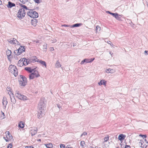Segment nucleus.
Returning <instances> with one entry per match:
<instances>
[{
	"mask_svg": "<svg viewBox=\"0 0 148 148\" xmlns=\"http://www.w3.org/2000/svg\"><path fill=\"white\" fill-rule=\"evenodd\" d=\"M38 111L37 117L40 119L44 115L45 110V101H44V99H41L38 104Z\"/></svg>",
	"mask_w": 148,
	"mask_h": 148,
	"instance_id": "nucleus-1",
	"label": "nucleus"
},
{
	"mask_svg": "<svg viewBox=\"0 0 148 148\" xmlns=\"http://www.w3.org/2000/svg\"><path fill=\"white\" fill-rule=\"evenodd\" d=\"M20 5L22 8L20 9L17 14H16L17 16L20 19H22L24 17L25 14V9L26 10H28L27 7L25 5L20 4Z\"/></svg>",
	"mask_w": 148,
	"mask_h": 148,
	"instance_id": "nucleus-2",
	"label": "nucleus"
},
{
	"mask_svg": "<svg viewBox=\"0 0 148 148\" xmlns=\"http://www.w3.org/2000/svg\"><path fill=\"white\" fill-rule=\"evenodd\" d=\"M27 15L32 18H37L38 16V14L36 12L32 10H29L27 12Z\"/></svg>",
	"mask_w": 148,
	"mask_h": 148,
	"instance_id": "nucleus-3",
	"label": "nucleus"
},
{
	"mask_svg": "<svg viewBox=\"0 0 148 148\" xmlns=\"http://www.w3.org/2000/svg\"><path fill=\"white\" fill-rule=\"evenodd\" d=\"M9 70L10 72L12 74L14 75L15 76H16L18 75V71L16 67L14 65H11L9 67Z\"/></svg>",
	"mask_w": 148,
	"mask_h": 148,
	"instance_id": "nucleus-4",
	"label": "nucleus"
},
{
	"mask_svg": "<svg viewBox=\"0 0 148 148\" xmlns=\"http://www.w3.org/2000/svg\"><path fill=\"white\" fill-rule=\"evenodd\" d=\"M25 47L24 46H21L17 49L14 51V53L16 55H19L22 52L25 51Z\"/></svg>",
	"mask_w": 148,
	"mask_h": 148,
	"instance_id": "nucleus-5",
	"label": "nucleus"
},
{
	"mask_svg": "<svg viewBox=\"0 0 148 148\" xmlns=\"http://www.w3.org/2000/svg\"><path fill=\"white\" fill-rule=\"evenodd\" d=\"M16 97L20 99L25 100L27 99V97L21 94L18 91H16L15 94Z\"/></svg>",
	"mask_w": 148,
	"mask_h": 148,
	"instance_id": "nucleus-6",
	"label": "nucleus"
},
{
	"mask_svg": "<svg viewBox=\"0 0 148 148\" xmlns=\"http://www.w3.org/2000/svg\"><path fill=\"white\" fill-rule=\"evenodd\" d=\"M33 73H32L29 75V77L30 79H33L34 77H38L39 76L38 71L34 70Z\"/></svg>",
	"mask_w": 148,
	"mask_h": 148,
	"instance_id": "nucleus-7",
	"label": "nucleus"
},
{
	"mask_svg": "<svg viewBox=\"0 0 148 148\" xmlns=\"http://www.w3.org/2000/svg\"><path fill=\"white\" fill-rule=\"evenodd\" d=\"M38 131L37 128L35 127H32L30 128V132L32 136H34L37 133Z\"/></svg>",
	"mask_w": 148,
	"mask_h": 148,
	"instance_id": "nucleus-8",
	"label": "nucleus"
},
{
	"mask_svg": "<svg viewBox=\"0 0 148 148\" xmlns=\"http://www.w3.org/2000/svg\"><path fill=\"white\" fill-rule=\"evenodd\" d=\"M21 60L23 61V63L24 65L26 66L29 63V61L30 60L28 59H26V58H21Z\"/></svg>",
	"mask_w": 148,
	"mask_h": 148,
	"instance_id": "nucleus-9",
	"label": "nucleus"
},
{
	"mask_svg": "<svg viewBox=\"0 0 148 148\" xmlns=\"http://www.w3.org/2000/svg\"><path fill=\"white\" fill-rule=\"evenodd\" d=\"M39 60L36 56H34L30 59V61L31 62H38Z\"/></svg>",
	"mask_w": 148,
	"mask_h": 148,
	"instance_id": "nucleus-10",
	"label": "nucleus"
},
{
	"mask_svg": "<svg viewBox=\"0 0 148 148\" xmlns=\"http://www.w3.org/2000/svg\"><path fill=\"white\" fill-rule=\"evenodd\" d=\"M2 103L3 106L5 108L8 103V102L6 100V97H3L2 100Z\"/></svg>",
	"mask_w": 148,
	"mask_h": 148,
	"instance_id": "nucleus-11",
	"label": "nucleus"
},
{
	"mask_svg": "<svg viewBox=\"0 0 148 148\" xmlns=\"http://www.w3.org/2000/svg\"><path fill=\"white\" fill-rule=\"evenodd\" d=\"M6 134H7L6 138L9 140H10L12 139V137L11 134H10L9 132H6Z\"/></svg>",
	"mask_w": 148,
	"mask_h": 148,
	"instance_id": "nucleus-12",
	"label": "nucleus"
},
{
	"mask_svg": "<svg viewBox=\"0 0 148 148\" xmlns=\"http://www.w3.org/2000/svg\"><path fill=\"white\" fill-rule=\"evenodd\" d=\"M125 137L126 136L125 135L121 134L119 135L118 137V139L120 141H122L124 139Z\"/></svg>",
	"mask_w": 148,
	"mask_h": 148,
	"instance_id": "nucleus-13",
	"label": "nucleus"
},
{
	"mask_svg": "<svg viewBox=\"0 0 148 148\" xmlns=\"http://www.w3.org/2000/svg\"><path fill=\"white\" fill-rule=\"evenodd\" d=\"M106 72L107 73H113L115 72V70L113 69H108L106 70Z\"/></svg>",
	"mask_w": 148,
	"mask_h": 148,
	"instance_id": "nucleus-14",
	"label": "nucleus"
},
{
	"mask_svg": "<svg viewBox=\"0 0 148 148\" xmlns=\"http://www.w3.org/2000/svg\"><path fill=\"white\" fill-rule=\"evenodd\" d=\"M25 69L29 73H32L35 70V69H32L30 67H26L25 68Z\"/></svg>",
	"mask_w": 148,
	"mask_h": 148,
	"instance_id": "nucleus-15",
	"label": "nucleus"
},
{
	"mask_svg": "<svg viewBox=\"0 0 148 148\" xmlns=\"http://www.w3.org/2000/svg\"><path fill=\"white\" fill-rule=\"evenodd\" d=\"M11 102L15 104L16 103V100L15 99L14 95H12L10 97Z\"/></svg>",
	"mask_w": 148,
	"mask_h": 148,
	"instance_id": "nucleus-16",
	"label": "nucleus"
},
{
	"mask_svg": "<svg viewBox=\"0 0 148 148\" xmlns=\"http://www.w3.org/2000/svg\"><path fill=\"white\" fill-rule=\"evenodd\" d=\"M20 79L22 80V81L25 82L26 84L27 83V78L24 76L21 75H20Z\"/></svg>",
	"mask_w": 148,
	"mask_h": 148,
	"instance_id": "nucleus-17",
	"label": "nucleus"
},
{
	"mask_svg": "<svg viewBox=\"0 0 148 148\" xmlns=\"http://www.w3.org/2000/svg\"><path fill=\"white\" fill-rule=\"evenodd\" d=\"M106 81L104 80H101L98 83V84L99 86H101L102 85H103L105 86H106Z\"/></svg>",
	"mask_w": 148,
	"mask_h": 148,
	"instance_id": "nucleus-18",
	"label": "nucleus"
},
{
	"mask_svg": "<svg viewBox=\"0 0 148 148\" xmlns=\"http://www.w3.org/2000/svg\"><path fill=\"white\" fill-rule=\"evenodd\" d=\"M15 6V4L10 1L8 2V5L7 7L9 8H11Z\"/></svg>",
	"mask_w": 148,
	"mask_h": 148,
	"instance_id": "nucleus-19",
	"label": "nucleus"
},
{
	"mask_svg": "<svg viewBox=\"0 0 148 148\" xmlns=\"http://www.w3.org/2000/svg\"><path fill=\"white\" fill-rule=\"evenodd\" d=\"M122 16V15H119L118 13H117L115 16V18L117 20L121 21V17Z\"/></svg>",
	"mask_w": 148,
	"mask_h": 148,
	"instance_id": "nucleus-20",
	"label": "nucleus"
},
{
	"mask_svg": "<svg viewBox=\"0 0 148 148\" xmlns=\"http://www.w3.org/2000/svg\"><path fill=\"white\" fill-rule=\"evenodd\" d=\"M6 53L8 58L11 56L12 52L10 50L8 49L6 51Z\"/></svg>",
	"mask_w": 148,
	"mask_h": 148,
	"instance_id": "nucleus-21",
	"label": "nucleus"
},
{
	"mask_svg": "<svg viewBox=\"0 0 148 148\" xmlns=\"http://www.w3.org/2000/svg\"><path fill=\"white\" fill-rule=\"evenodd\" d=\"M38 62L40 63L41 64H42V66H45V67H46V62L44 61H43L41 60H39L38 61Z\"/></svg>",
	"mask_w": 148,
	"mask_h": 148,
	"instance_id": "nucleus-22",
	"label": "nucleus"
},
{
	"mask_svg": "<svg viewBox=\"0 0 148 148\" xmlns=\"http://www.w3.org/2000/svg\"><path fill=\"white\" fill-rule=\"evenodd\" d=\"M24 123L23 122L21 121L18 124V127L21 128H23L24 126Z\"/></svg>",
	"mask_w": 148,
	"mask_h": 148,
	"instance_id": "nucleus-23",
	"label": "nucleus"
},
{
	"mask_svg": "<svg viewBox=\"0 0 148 148\" xmlns=\"http://www.w3.org/2000/svg\"><path fill=\"white\" fill-rule=\"evenodd\" d=\"M24 65L23 63V61L21 59L18 62V66L20 67H21Z\"/></svg>",
	"mask_w": 148,
	"mask_h": 148,
	"instance_id": "nucleus-24",
	"label": "nucleus"
},
{
	"mask_svg": "<svg viewBox=\"0 0 148 148\" xmlns=\"http://www.w3.org/2000/svg\"><path fill=\"white\" fill-rule=\"evenodd\" d=\"M45 145L47 148H52L53 147V145L51 143L45 144Z\"/></svg>",
	"mask_w": 148,
	"mask_h": 148,
	"instance_id": "nucleus-25",
	"label": "nucleus"
},
{
	"mask_svg": "<svg viewBox=\"0 0 148 148\" xmlns=\"http://www.w3.org/2000/svg\"><path fill=\"white\" fill-rule=\"evenodd\" d=\"M19 82L21 86H25L26 85V83L22 81L21 79L19 80Z\"/></svg>",
	"mask_w": 148,
	"mask_h": 148,
	"instance_id": "nucleus-26",
	"label": "nucleus"
},
{
	"mask_svg": "<svg viewBox=\"0 0 148 148\" xmlns=\"http://www.w3.org/2000/svg\"><path fill=\"white\" fill-rule=\"evenodd\" d=\"M95 59V58H90V59H86V63H90L92 62Z\"/></svg>",
	"mask_w": 148,
	"mask_h": 148,
	"instance_id": "nucleus-27",
	"label": "nucleus"
},
{
	"mask_svg": "<svg viewBox=\"0 0 148 148\" xmlns=\"http://www.w3.org/2000/svg\"><path fill=\"white\" fill-rule=\"evenodd\" d=\"M61 65H60V63L58 61V60L57 61L55 64V67L56 68H59L61 67Z\"/></svg>",
	"mask_w": 148,
	"mask_h": 148,
	"instance_id": "nucleus-28",
	"label": "nucleus"
},
{
	"mask_svg": "<svg viewBox=\"0 0 148 148\" xmlns=\"http://www.w3.org/2000/svg\"><path fill=\"white\" fill-rule=\"evenodd\" d=\"M13 44H18L19 42L17 41V40L15 38H12Z\"/></svg>",
	"mask_w": 148,
	"mask_h": 148,
	"instance_id": "nucleus-29",
	"label": "nucleus"
},
{
	"mask_svg": "<svg viewBox=\"0 0 148 148\" xmlns=\"http://www.w3.org/2000/svg\"><path fill=\"white\" fill-rule=\"evenodd\" d=\"M81 24L80 23H76L73 25L72 26H71V27H79Z\"/></svg>",
	"mask_w": 148,
	"mask_h": 148,
	"instance_id": "nucleus-30",
	"label": "nucleus"
},
{
	"mask_svg": "<svg viewBox=\"0 0 148 148\" xmlns=\"http://www.w3.org/2000/svg\"><path fill=\"white\" fill-rule=\"evenodd\" d=\"M109 137H105L104 138V141L103 142V143L104 144V145H105V144L106 143H107V141L109 139Z\"/></svg>",
	"mask_w": 148,
	"mask_h": 148,
	"instance_id": "nucleus-31",
	"label": "nucleus"
},
{
	"mask_svg": "<svg viewBox=\"0 0 148 148\" xmlns=\"http://www.w3.org/2000/svg\"><path fill=\"white\" fill-rule=\"evenodd\" d=\"M47 45L46 43H45L43 45V49L44 50L47 49Z\"/></svg>",
	"mask_w": 148,
	"mask_h": 148,
	"instance_id": "nucleus-32",
	"label": "nucleus"
},
{
	"mask_svg": "<svg viewBox=\"0 0 148 148\" xmlns=\"http://www.w3.org/2000/svg\"><path fill=\"white\" fill-rule=\"evenodd\" d=\"M28 0H19L20 2L23 4H25L26 2H27Z\"/></svg>",
	"mask_w": 148,
	"mask_h": 148,
	"instance_id": "nucleus-33",
	"label": "nucleus"
},
{
	"mask_svg": "<svg viewBox=\"0 0 148 148\" xmlns=\"http://www.w3.org/2000/svg\"><path fill=\"white\" fill-rule=\"evenodd\" d=\"M101 30V28L98 25H97L96 27V30L97 31V32L98 31H100Z\"/></svg>",
	"mask_w": 148,
	"mask_h": 148,
	"instance_id": "nucleus-34",
	"label": "nucleus"
},
{
	"mask_svg": "<svg viewBox=\"0 0 148 148\" xmlns=\"http://www.w3.org/2000/svg\"><path fill=\"white\" fill-rule=\"evenodd\" d=\"M8 94L9 95L10 97V96H11L12 95H14L13 93L11 91H9L8 92Z\"/></svg>",
	"mask_w": 148,
	"mask_h": 148,
	"instance_id": "nucleus-35",
	"label": "nucleus"
},
{
	"mask_svg": "<svg viewBox=\"0 0 148 148\" xmlns=\"http://www.w3.org/2000/svg\"><path fill=\"white\" fill-rule=\"evenodd\" d=\"M80 144L81 145L82 147H84L85 145V143L84 141H81Z\"/></svg>",
	"mask_w": 148,
	"mask_h": 148,
	"instance_id": "nucleus-36",
	"label": "nucleus"
},
{
	"mask_svg": "<svg viewBox=\"0 0 148 148\" xmlns=\"http://www.w3.org/2000/svg\"><path fill=\"white\" fill-rule=\"evenodd\" d=\"M12 39L11 38V39H8V41L10 42V43L13 44V42L12 41Z\"/></svg>",
	"mask_w": 148,
	"mask_h": 148,
	"instance_id": "nucleus-37",
	"label": "nucleus"
},
{
	"mask_svg": "<svg viewBox=\"0 0 148 148\" xmlns=\"http://www.w3.org/2000/svg\"><path fill=\"white\" fill-rule=\"evenodd\" d=\"M87 133L86 132H84L81 135V137H83V136H85L86 135H87Z\"/></svg>",
	"mask_w": 148,
	"mask_h": 148,
	"instance_id": "nucleus-38",
	"label": "nucleus"
},
{
	"mask_svg": "<svg viewBox=\"0 0 148 148\" xmlns=\"http://www.w3.org/2000/svg\"><path fill=\"white\" fill-rule=\"evenodd\" d=\"M35 2L37 3H39L41 1V0H34Z\"/></svg>",
	"mask_w": 148,
	"mask_h": 148,
	"instance_id": "nucleus-39",
	"label": "nucleus"
},
{
	"mask_svg": "<svg viewBox=\"0 0 148 148\" xmlns=\"http://www.w3.org/2000/svg\"><path fill=\"white\" fill-rule=\"evenodd\" d=\"M12 146V145L10 143L7 146V148H11Z\"/></svg>",
	"mask_w": 148,
	"mask_h": 148,
	"instance_id": "nucleus-40",
	"label": "nucleus"
},
{
	"mask_svg": "<svg viewBox=\"0 0 148 148\" xmlns=\"http://www.w3.org/2000/svg\"><path fill=\"white\" fill-rule=\"evenodd\" d=\"M60 148H65V146L64 145L60 144Z\"/></svg>",
	"mask_w": 148,
	"mask_h": 148,
	"instance_id": "nucleus-41",
	"label": "nucleus"
},
{
	"mask_svg": "<svg viewBox=\"0 0 148 148\" xmlns=\"http://www.w3.org/2000/svg\"><path fill=\"white\" fill-rule=\"evenodd\" d=\"M117 13H111V14L114 17H115V16L116 14Z\"/></svg>",
	"mask_w": 148,
	"mask_h": 148,
	"instance_id": "nucleus-42",
	"label": "nucleus"
},
{
	"mask_svg": "<svg viewBox=\"0 0 148 148\" xmlns=\"http://www.w3.org/2000/svg\"><path fill=\"white\" fill-rule=\"evenodd\" d=\"M57 106L59 108V109H60V108H61V107L60 105V104L59 103L58 104H57Z\"/></svg>",
	"mask_w": 148,
	"mask_h": 148,
	"instance_id": "nucleus-43",
	"label": "nucleus"
},
{
	"mask_svg": "<svg viewBox=\"0 0 148 148\" xmlns=\"http://www.w3.org/2000/svg\"><path fill=\"white\" fill-rule=\"evenodd\" d=\"M144 54L145 55H148V51L145 50L144 51Z\"/></svg>",
	"mask_w": 148,
	"mask_h": 148,
	"instance_id": "nucleus-44",
	"label": "nucleus"
},
{
	"mask_svg": "<svg viewBox=\"0 0 148 148\" xmlns=\"http://www.w3.org/2000/svg\"><path fill=\"white\" fill-rule=\"evenodd\" d=\"M108 43L110 44L111 46H112V45H113V44H112V43H111V42L110 41H108L107 42Z\"/></svg>",
	"mask_w": 148,
	"mask_h": 148,
	"instance_id": "nucleus-45",
	"label": "nucleus"
},
{
	"mask_svg": "<svg viewBox=\"0 0 148 148\" xmlns=\"http://www.w3.org/2000/svg\"><path fill=\"white\" fill-rule=\"evenodd\" d=\"M49 50L51 51H53L54 50V49L53 47H51L49 48Z\"/></svg>",
	"mask_w": 148,
	"mask_h": 148,
	"instance_id": "nucleus-46",
	"label": "nucleus"
},
{
	"mask_svg": "<svg viewBox=\"0 0 148 148\" xmlns=\"http://www.w3.org/2000/svg\"><path fill=\"white\" fill-rule=\"evenodd\" d=\"M125 148H130V146L129 145H126Z\"/></svg>",
	"mask_w": 148,
	"mask_h": 148,
	"instance_id": "nucleus-47",
	"label": "nucleus"
},
{
	"mask_svg": "<svg viewBox=\"0 0 148 148\" xmlns=\"http://www.w3.org/2000/svg\"><path fill=\"white\" fill-rule=\"evenodd\" d=\"M62 26H64V27H69V25H62Z\"/></svg>",
	"mask_w": 148,
	"mask_h": 148,
	"instance_id": "nucleus-48",
	"label": "nucleus"
},
{
	"mask_svg": "<svg viewBox=\"0 0 148 148\" xmlns=\"http://www.w3.org/2000/svg\"><path fill=\"white\" fill-rule=\"evenodd\" d=\"M142 137L144 139L146 138L147 137V136L146 135H143Z\"/></svg>",
	"mask_w": 148,
	"mask_h": 148,
	"instance_id": "nucleus-49",
	"label": "nucleus"
},
{
	"mask_svg": "<svg viewBox=\"0 0 148 148\" xmlns=\"http://www.w3.org/2000/svg\"><path fill=\"white\" fill-rule=\"evenodd\" d=\"M3 138H4V139L6 141V142H8V141H9V140L7 138V139H6V138H5V137H3Z\"/></svg>",
	"mask_w": 148,
	"mask_h": 148,
	"instance_id": "nucleus-50",
	"label": "nucleus"
},
{
	"mask_svg": "<svg viewBox=\"0 0 148 148\" xmlns=\"http://www.w3.org/2000/svg\"><path fill=\"white\" fill-rule=\"evenodd\" d=\"M25 148H34L32 146H29V147H25Z\"/></svg>",
	"mask_w": 148,
	"mask_h": 148,
	"instance_id": "nucleus-51",
	"label": "nucleus"
},
{
	"mask_svg": "<svg viewBox=\"0 0 148 148\" xmlns=\"http://www.w3.org/2000/svg\"><path fill=\"white\" fill-rule=\"evenodd\" d=\"M76 45V43H73V47H75V46Z\"/></svg>",
	"mask_w": 148,
	"mask_h": 148,
	"instance_id": "nucleus-52",
	"label": "nucleus"
},
{
	"mask_svg": "<svg viewBox=\"0 0 148 148\" xmlns=\"http://www.w3.org/2000/svg\"><path fill=\"white\" fill-rule=\"evenodd\" d=\"M86 59H84V60H83V62H86Z\"/></svg>",
	"mask_w": 148,
	"mask_h": 148,
	"instance_id": "nucleus-53",
	"label": "nucleus"
},
{
	"mask_svg": "<svg viewBox=\"0 0 148 148\" xmlns=\"http://www.w3.org/2000/svg\"><path fill=\"white\" fill-rule=\"evenodd\" d=\"M109 143H110L109 142H107V143H106L105 145L106 144L108 146V144H109Z\"/></svg>",
	"mask_w": 148,
	"mask_h": 148,
	"instance_id": "nucleus-54",
	"label": "nucleus"
},
{
	"mask_svg": "<svg viewBox=\"0 0 148 148\" xmlns=\"http://www.w3.org/2000/svg\"><path fill=\"white\" fill-rule=\"evenodd\" d=\"M107 12V13H109V14H111V13H112V12H109V11H107V12Z\"/></svg>",
	"mask_w": 148,
	"mask_h": 148,
	"instance_id": "nucleus-55",
	"label": "nucleus"
},
{
	"mask_svg": "<svg viewBox=\"0 0 148 148\" xmlns=\"http://www.w3.org/2000/svg\"><path fill=\"white\" fill-rule=\"evenodd\" d=\"M56 41V40H53V41L52 42V43L53 42H55Z\"/></svg>",
	"mask_w": 148,
	"mask_h": 148,
	"instance_id": "nucleus-56",
	"label": "nucleus"
},
{
	"mask_svg": "<svg viewBox=\"0 0 148 148\" xmlns=\"http://www.w3.org/2000/svg\"><path fill=\"white\" fill-rule=\"evenodd\" d=\"M34 42H36V43L39 42V41L35 40V41H34Z\"/></svg>",
	"mask_w": 148,
	"mask_h": 148,
	"instance_id": "nucleus-57",
	"label": "nucleus"
},
{
	"mask_svg": "<svg viewBox=\"0 0 148 148\" xmlns=\"http://www.w3.org/2000/svg\"><path fill=\"white\" fill-rule=\"evenodd\" d=\"M84 62H83V61H82L81 62V64H84Z\"/></svg>",
	"mask_w": 148,
	"mask_h": 148,
	"instance_id": "nucleus-58",
	"label": "nucleus"
},
{
	"mask_svg": "<svg viewBox=\"0 0 148 148\" xmlns=\"http://www.w3.org/2000/svg\"><path fill=\"white\" fill-rule=\"evenodd\" d=\"M2 3V1L1 0H0V5H1Z\"/></svg>",
	"mask_w": 148,
	"mask_h": 148,
	"instance_id": "nucleus-59",
	"label": "nucleus"
},
{
	"mask_svg": "<svg viewBox=\"0 0 148 148\" xmlns=\"http://www.w3.org/2000/svg\"><path fill=\"white\" fill-rule=\"evenodd\" d=\"M143 135H142V134H140L139 135V136H141L142 137V136H143Z\"/></svg>",
	"mask_w": 148,
	"mask_h": 148,
	"instance_id": "nucleus-60",
	"label": "nucleus"
},
{
	"mask_svg": "<svg viewBox=\"0 0 148 148\" xmlns=\"http://www.w3.org/2000/svg\"><path fill=\"white\" fill-rule=\"evenodd\" d=\"M38 141H41V139H38Z\"/></svg>",
	"mask_w": 148,
	"mask_h": 148,
	"instance_id": "nucleus-61",
	"label": "nucleus"
},
{
	"mask_svg": "<svg viewBox=\"0 0 148 148\" xmlns=\"http://www.w3.org/2000/svg\"><path fill=\"white\" fill-rule=\"evenodd\" d=\"M145 142H147V140L146 139H145Z\"/></svg>",
	"mask_w": 148,
	"mask_h": 148,
	"instance_id": "nucleus-62",
	"label": "nucleus"
},
{
	"mask_svg": "<svg viewBox=\"0 0 148 148\" xmlns=\"http://www.w3.org/2000/svg\"><path fill=\"white\" fill-rule=\"evenodd\" d=\"M133 25H132V27H134V24H133Z\"/></svg>",
	"mask_w": 148,
	"mask_h": 148,
	"instance_id": "nucleus-63",
	"label": "nucleus"
},
{
	"mask_svg": "<svg viewBox=\"0 0 148 148\" xmlns=\"http://www.w3.org/2000/svg\"><path fill=\"white\" fill-rule=\"evenodd\" d=\"M147 6H148V3H147Z\"/></svg>",
	"mask_w": 148,
	"mask_h": 148,
	"instance_id": "nucleus-64",
	"label": "nucleus"
}]
</instances>
